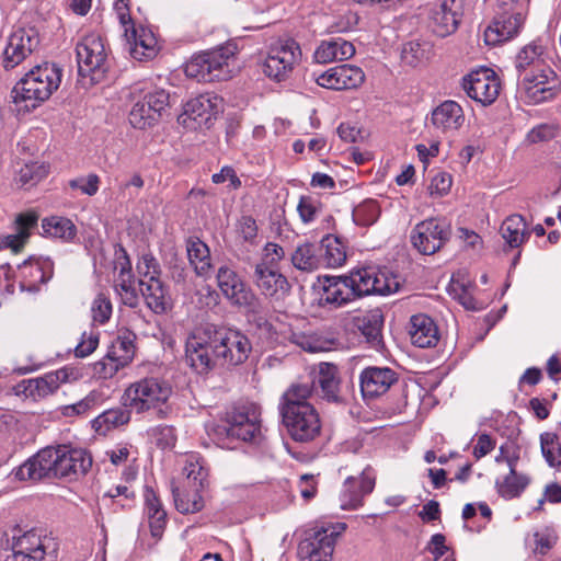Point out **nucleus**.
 Wrapping results in <instances>:
<instances>
[{"instance_id":"1","label":"nucleus","mask_w":561,"mask_h":561,"mask_svg":"<svg viewBox=\"0 0 561 561\" xmlns=\"http://www.w3.org/2000/svg\"><path fill=\"white\" fill-rule=\"evenodd\" d=\"M237 45L226 43L194 55L185 65V75L199 82L228 80L232 77Z\"/></svg>"},{"instance_id":"2","label":"nucleus","mask_w":561,"mask_h":561,"mask_svg":"<svg viewBox=\"0 0 561 561\" xmlns=\"http://www.w3.org/2000/svg\"><path fill=\"white\" fill-rule=\"evenodd\" d=\"M62 70L56 64L43 62L33 67L16 82L12 90L15 103L32 102V107L48 100L59 88Z\"/></svg>"},{"instance_id":"3","label":"nucleus","mask_w":561,"mask_h":561,"mask_svg":"<svg viewBox=\"0 0 561 561\" xmlns=\"http://www.w3.org/2000/svg\"><path fill=\"white\" fill-rule=\"evenodd\" d=\"M172 393L171 386L156 377H145L130 383L124 391L123 403L136 413L157 411L159 417L167 416L162 408Z\"/></svg>"},{"instance_id":"4","label":"nucleus","mask_w":561,"mask_h":561,"mask_svg":"<svg viewBox=\"0 0 561 561\" xmlns=\"http://www.w3.org/2000/svg\"><path fill=\"white\" fill-rule=\"evenodd\" d=\"M529 0H497L493 23L484 31L488 45H496L516 36L528 13Z\"/></svg>"},{"instance_id":"5","label":"nucleus","mask_w":561,"mask_h":561,"mask_svg":"<svg viewBox=\"0 0 561 561\" xmlns=\"http://www.w3.org/2000/svg\"><path fill=\"white\" fill-rule=\"evenodd\" d=\"M261 408L253 402L240 403L227 413L226 424L216 431L218 439L255 442L261 436Z\"/></svg>"},{"instance_id":"6","label":"nucleus","mask_w":561,"mask_h":561,"mask_svg":"<svg viewBox=\"0 0 561 561\" xmlns=\"http://www.w3.org/2000/svg\"><path fill=\"white\" fill-rule=\"evenodd\" d=\"M76 56L80 77L89 78L90 84L104 79L110 65L105 42L100 34L83 36L76 45Z\"/></svg>"},{"instance_id":"7","label":"nucleus","mask_w":561,"mask_h":561,"mask_svg":"<svg viewBox=\"0 0 561 561\" xmlns=\"http://www.w3.org/2000/svg\"><path fill=\"white\" fill-rule=\"evenodd\" d=\"M216 282L222 296L230 305L244 309L247 312L259 313L261 311L260 298L229 265L224 264L218 267Z\"/></svg>"},{"instance_id":"8","label":"nucleus","mask_w":561,"mask_h":561,"mask_svg":"<svg viewBox=\"0 0 561 561\" xmlns=\"http://www.w3.org/2000/svg\"><path fill=\"white\" fill-rule=\"evenodd\" d=\"M10 561H55L58 542L55 538L36 530L12 537Z\"/></svg>"},{"instance_id":"9","label":"nucleus","mask_w":561,"mask_h":561,"mask_svg":"<svg viewBox=\"0 0 561 561\" xmlns=\"http://www.w3.org/2000/svg\"><path fill=\"white\" fill-rule=\"evenodd\" d=\"M210 334L213 336L214 354L222 364L237 366L248 359L252 351V344L241 331L210 327Z\"/></svg>"},{"instance_id":"10","label":"nucleus","mask_w":561,"mask_h":561,"mask_svg":"<svg viewBox=\"0 0 561 561\" xmlns=\"http://www.w3.org/2000/svg\"><path fill=\"white\" fill-rule=\"evenodd\" d=\"M451 236L450 225L439 218H430L419 222L411 232L413 247L424 255L439 251Z\"/></svg>"},{"instance_id":"11","label":"nucleus","mask_w":561,"mask_h":561,"mask_svg":"<svg viewBox=\"0 0 561 561\" xmlns=\"http://www.w3.org/2000/svg\"><path fill=\"white\" fill-rule=\"evenodd\" d=\"M210 327L197 329L188 336L185 345V358L197 374H207L214 369L219 358L214 354Z\"/></svg>"},{"instance_id":"12","label":"nucleus","mask_w":561,"mask_h":561,"mask_svg":"<svg viewBox=\"0 0 561 561\" xmlns=\"http://www.w3.org/2000/svg\"><path fill=\"white\" fill-rule=\"evenodd\" d=\"M300 59L299 44L293 38H287L271 48L263 71L268 78L283 81L288 78Z\"/></svg>"},{"instance_id":"13","label":"nucleus","mask_w":561,"mask_h":561,"mask_svg":"<svg viewBox=\"0 0 561 561\" xmlns=\"http://www.w3.org/2000/svg\"><path fill=\"white\" fill-rule=\"evenodd\" d=\"M288 435L299 443H310L321 434L322 423L314 407L279 414Z\"/></svg>"},{"instance_id":"14","label":"nucleus","mask_w":561,"mask_h":561,"mask_svg":"<svg viewBox=\"0 0 561 561\" xmlns=\"http://www.w3.org/2000/svg\"><path fill=\"white\" fill-rule=\"evenodd\" d=\"M55 478L78 479L87 474L92 466L91 455L83 448L67 445L53 447Z\"/></svg>"},{"instance_id":"15","label":"nucleus","mask_w":561,"mask_h":561,"mask_svg":"<svg viewBox=\"0 0 561 561\" xmlns=\"http://www.w3.org/2000/svg\"><path fill=\"white\" fill-rule=\"evenodd\" d=\"M346 528L345 524L336 527H320L312 531L299 543L298 554L308 561H328L334 551L337 536Z\"/></svg>"},{"instance_id":"16","label":"nucleus","mask_w":561,"mask_h":561,"mask_svg":"<svg viewBox=\"0 0 561 561\" xmlns=\"http://www.w3.org/2000/svg\"><path fill=\"white\" fill-rule=\"evenodd\" d=\"M462 89L470 99L486 106L497 99L501 82L493 70L482 68L462 78Z\"/></svg>"},{"instance_id":"17","label":"nucleus","mask_w":561,"mask_h":561,"mask_svg":"<svg viewBox=\"0 0 561 561\" xmlns=\"http://www.w3.org/2000/svg\"><path fill=\"white\" fill-rule=\"evenodd\" d=\"M169 103V94L164 90H153L136 101L129 112V123L138 129L152 126Z\"/></svg>"},{"instance_id":"18","label":"nucleus","mask_w":561,"mask_h":561,"mask_svg":"<svg viewBox=\"0 0 561 561\" xmlns=\"http://www.w3.org/2000/svg\"><path fill=\"white\" fill-rule=\"evenodd\" d=\"M463 16V0H433L430 9L432 31L440 37L456 32Z\"/></svg>"},{"instance_id":"19","label":"nucleus","mask_w":561,"mask_h":561,"mask_svg":"<svg viewBox=\"0 0 561 561\" xmlns=\"http://www.w3.org/2000/svg\"><path fill=\"white\" fill-rule=\"evenodd\" d=\"M222 99L210 93L201 94L190 100L180 116L182 123L191 128L209 127V123L221 110Z\"/></svg>"},{"instance_id":"20","label":"nucleus","mask_w":561,"mask_h":561,"mask_svg":"<svg viewBox=\"0 0 561 561\" xmlns=\"http://www.w3.org/2000/svg\"><path fill=\"white\" fill-rule=\"evenodd\" d=\"M39 45L38 33L34 28H18L8 38L3 51L2 66L11 70L25 60Z\"/></svg>"},{"instance_id":"21","label":"nucleus","mask_w":561,"mask_h":561,"mask_svg":"<svg viewBox=\"0 0 561 561\" xmlns=\"http://www.w3.org/2000/svg\"><path fill=\"white\" fill-rule=\"evenodd\" d=\"M252 280L261 295L276 301L284 299L291 288L287 277L266 262L255 264Z\"/></svg>"},{"instance_id":"22","label":"nucleus","mask_w":561,"mask_h":561,"mask_svg":"<svg viewBox=\"0 0 561 561\" xmlns=\"http://www.w3.org/2000/svg\"><path fill=\"white\" fill-rule=\"evenodd\" d=\"M375 484L376 472L370 466H367L358 478H346L340 494L341 507L356 510L363 506L364 497L374 491Z\"/></svg>"},{"instance_id":"23","label":"nucleus","mask_w":561,"mask_h":561,"mask_svg":"<svg viewBox=\"0 0 561 561\" xmlns=\"http://www.w3.org/2000/svg\"><path fill=\"white\" fill-rule=\"evenodd\" d=\"M364 80L362 68L348 64L332 67L316 78L320 87L332 90L356 89Z\"/></svg>"},{"instance_id":"24","label":"nucleus","mask_w":561,"mask_h":561,"mask_svg":"<svg viewBox=\"0 0 561 561\" xmlns=\"http://www.w3.org/2000/svg\"><path fill=\"white\" fill-rule=\"evenodd\" d=\"M396 382H398V374L389 367L370 366L359 376L364 399H375L385 394Z\"/></svg>"},{"instance_id":"25","label":"nucleus","mask_w":561,"mask_h":561,"mask_svg":"<svg viewBox=\"0 0 561 561\" xmlns=\"http://www.w3.org/2000/svg\"><path fill=\"white\" fill-rule=\"evenodd\" d=\"M126 49L130 56L138 61H146L154 58L159 51L158 41L153 32L147 27H131L130 32L125 28Z\"/></svg>"},{"instance_id":"26","label":"nucleus","mask_w":561,"mask_h":561,"mask_svg":"<svg viewBox=\"0 0 561 561\" xmlns=\"http://www.w3.org/2000/svg\"><path fill=\"white\" fill-rule=\"evenodd\" d=\"M15 478L21 481H39L56 479L54 470L53 447H46L28 458L15 471Z\"/></svg>"},{"instance_id":"27","label":"nucleus","mask_w":561,"mask_h":561,"mask_svg":"<svg viewBox=\"0 0 561 561\" xmlns=\"http://www.w3.org/2000/svg\"><path fill=\"white\" fill-rule=\"evenodd\" d=\"M316 392V381L301 379L293 382L279 398V414L314 407L309 402V399L312 398Z\"/></svg>"},{"instance_id":"28","label":"nucleus","mask_w":561,"mask_h":561,"mask_svg":"<svg viewBox=\"0 0 561 561\" xmlns=\"http://www.w3.org/2000/svg\"><path fill=\"white\" fill-rule=\"evenodd\" d=\"M37 222L38 215L35 211L19 214L15 218V233L0 237V250L10 249L13 253H20Z\"/></svg>"},{"instance_id":"29","label":"nucleus","mask_w":561,"mask_h":561,"mask_svg":"<svg viewBox=\"0 0 561 561\" xmlns=\"http://www.w3.org/2000/svg\"><path fill=\"white\" fill-rule=\"evenodd\" d=\"M309 381H316L317 392L322 399L339 403L342 401L339 369L330 363H321L317 376L308 378Z\"/></svg>"},{"instance_id":"30","label":"nucleus","mask_w":561,"mask_h":561,"mask_svg":"<svg viewBox=\"0 0 561 561\" xmlns=\"http://www.w3.org/2000/svg\"><path fill=\"white\" fill-rule=\"evenodd\" d=\"M139 286L147 307L153 313L163 314L172 308L171 296L161 279H140Z\"/></svg>"},{"instance_id":"31","label":"nucleus","mask_w":561,"mask_h":561,"mask_svg":"<svg viewBox=\"0 0 561 561\" xmlns=\"http://www.w3.org/2000/svg\"><path fill=\"white\" fill-rule=\"evenodd\" d=\"M538 72L530 70L523 76L528 93L539 101L552 99L556 95L557 77L550 68H537Z\"/></svg>"},{"instance_id":"32","label":"nucleus","mask_w":561,"mask_h":561,"mask_svg":"<svg viewBox=\"0 0 561 561\" xmlns=\"http://www.w3.org/2000/svg\"><path fill=\"white\" fill-rule=\"evenodd\" d=\"M409 334L411 342L421 348L436 346L439 341V331L436 323L424 313L411 317Z\"/></svg>"},{"instance_id":"33","label":"nucleus","mask_w":561,"mask_h":561,"mask_svg":"<svg viewBox=\"0 0 561 561\" xmlns=\"http://www.w3.org/2000/svg\"><path fill=\"white\" fill-rule=\"evenodd\" d=\"M431 122L443 133L458 130L465 122L463 110L455 101H445L433 110Z\"/></svg>"},{"instance_id":"34","label":"nucleus","mask_w":561,"mask_h":561,"mask_svg":"<svg viewBox=\"0 0 561 561\" xmlns=\"http://www.w3.org/2000/svg\"><path fill=\"white\" fill-rule=\"evenodd\" d=\"M291 342L310 353L329 352L342 346V342L330 332L293 333Z\"/></svg>"},{"instance_id":"35","label":"nucleus","mask_w":561,"mask_h":561,"mask_svg":"<svg viewBox=\"0 0 561 561\" xmlns=\"http://www.w3.org/2000/svg\"><path fill=\"white\" fill-rule=\"evenodd\" d=\"M67 376L68 375L65 369H59L48 373L39 378L25 380L23 381L24 392L35 400L45 398L53 394L59 386L66 381Z\"/></svg>"},{"instance_id":"36","label":"nucleus","mask_w":561,"mask_h":561,"mask_svg":"<svg viewBox=\"0 0 561 561\" xmlns=\"http://www.w3.org/2000/svg\"><path fill=\"white\" fill-rule=\"evenodd\" d=\"M354 54V45L351 42L337 37L323 41L316 49L313 58L318 64H328L334 60L350 59Z\"/></svg>"},{"instance_id":"37","label":"nucleus","mask_w":561,"mask_h":561,"mask_svg":"<svg viewBox=\"0 0 561 561\" xmlns=\"http://www.w3.org/2000/svg\"><path fill=\"white\" fill-rule=\"evenodd\" d=\"M186 252L195 274L204 278L209 277L211 259L208 245L197 237H190L186 240Z\"/></svg>"},{"instance_id":"38","label":"nucleus","mask_w":561,"mask_h":561,"mask_svg":"<svg viewBox=\"0 0 561 561\" xmlns=\"http://www.w3.org/2000/svg\"><path fill=\"white\" fill-rule=\"evenodd\" d=\"M510 466V473L497 480L495 483L499 495L505 500H513L519 497L525 489L528 486L530 479L524 474L518 473L515 469V461L512 459L507 460Z\"/></svg>"},{"instance_id":"39","label":"nucleus","mask_w":561,"mask_h":561,"mask_svg":"<svg viewBox=\"0 0 561 561\" xmlns=\"http://www.w3.org/2000/svg\"><path fill=\"white\" fill-rule=\"evenodd\" d=\"M500 232L505 243L511 248H519L530 237V231L523 216L514 214L502 224Z\"/></svg>"},{"instance_id":"40","label":"nucleus","mask_w":561,"mask_h":561,"mask_svg":"<svg viewBox=\"0 0 561 561\" xmlns=\"http://www.w3.org/2000/svg\"><path fill=\"white\" fill-rule=\"evenodd\" d=\"M346 276L325 278L321 299L327 304L342 306L355 299Z\"/></svg>"},{"instance_id":"41","label":"nucleus","mask_w":561,"mask_h":561,"mask_svg":"<svg viewBox=\"0 0 561 561\" xmlns=\"http://www.w3.org/2000/svg\"><path fill=\"white\" fill-rule=\"evenodd\" d=\"M319 245L321 267L335 268L346 261V252L342 242L332 236H327Z\"/></svg>"},{"instance_id":"42","label":"nucleus","mask_w":561,"mask_h":561,"mask_svg":"<svg viewBox=\"0 0 561 561\" xmlns=\"http://www.w3.org/2000/svg\"><path fill=\"white\" fill-rule=\"evenodd\" d=\"M130 411L124 404L108 409L92 421V427L96 433L106 435L111 430L127 424L130 421Z\"/></svg>"},{"instance_id":"43","label":"nucleus","mask_w":561,"mask_h":561,"mask_svg":"<svg viewBox=\"0 0 561 561\" xmlns=\"http://www.w3.org/2000/svg\"><path fill=\"white\" fill-rule=\"evenodd\" d=\"M319 249L316 243L298 244L290 257L294 267L302 272H313L321 268Z\"/></svg>"},{"instance_id":"44","label":"nucleus","mask_w":561,"mask_h":561,"mask_svg":"<svg viewBox=\"0 0 561 561\" xmlns=\"http://www.w3.org/2000/svg\"><path fill=\"white\" fill-rule=\"evenodd\" d=\"M171 491L176 510L182 514L199 512L204 507V501L197 488H190V491L181 489L173 481Z\"/></svg>"},{"instance_id":"45","label":"nucleus","mask_w":561,"mask_h":561,"mask_svg":"<svg viewBox=\"0 0 561 561\" xmlns=\"http://www.w3.org/2000/svg\"><path fill=\"white\" fill-rule=\"evenodd\" d=\"M42 229L44 236L64 241H71L77 234L75 224L68 218L58 216L44 218Z\"/></svg>"},{"instance_id":"46","label":"nucleus","mask_w":561,"mask_h":561,"mask_svg":"<svg viewBox=\"0 0 561 561\" xmlns=\"http://www.w3.org/2000/svg\"><path fill=\"white\" fill-rule=\"evenodd\" d=\"M20 270L25 276L45 284L51 279L54 275V262L49 257H31L20 265Z\"/></svg>"},{"instance_id":"47","label":"nucleus","mask_w":561,"mask_h":561,"mask_svg":"<svg viewBox=\"0 0 561 561\" xmlns=\"http://www.w3.org/2000/svg\"><path fill=\"white\" fill-rule=\"evenodd\" d=\"M382 316L378 311H373L356 319V325L366 341L374 347H379L382 343L381 328Z\"/></svg>"},{"instance_id":"48","label":"nucleus","mask_w":561,"mask_h":561,"mask_svg":"<svg viewBox=\"0 0 561 561\" xmlns=\"http://www.w3.org/2000/svg\"><path fill=\"white\" fill-rule=\"evenodd\" d=\"M373 275L374 267H360L345 275L355 298L373 295L375 288Z\"/></svg>"},{"instance_id":"49","label":"nucleus","mask_w":561,"mask_h":561,"mask_svg":"<svg viewBox=\"0 0 561 561\" xmlns=\"http://www.w3.org/2000/svg\"><path fill=\"white\" fill-rule=\"evenodd\" d=\"M540 445L547 463L552 468L561 469V436L554 433H542Z\"/></svg>"},{"instance_id":"50","label":"nucleus","mask_w":561,"mask_h":561,"mask_svg":"<svg viewBox=\"0 0 561 561\" xmlns=\"http://www.w3.org/2000/svg\"><path fill=\"white\" fill-rule=\"evenodd\" d=\"M541 46L530 44L525 46L516 56L515 66L519 76L540 67Z\"/></svg>"},{"instance_id":"51","label":"nucleus","mask_w":561,"mask_h":561,"mask_svg":"<svg viewBox=\"0 0 561 561\" xmlns=\"http://www.w3.org/2000/svg\"><path fill=\"white\" fill-rule=\"evenodd\" d=\"M108 353L124 366L128 365L135 354V345L131 334L126 332L123 335H118L112 343Z\"/></svg>"},{"instance_id":"52","label":"nucleus","mask_w":561,"mask_h":561,"mask_svg":"<svg viewBox=\"0 0 561 561\" xmlns=\"http://www.w3.org/2000/svg\"><path fill=\"white\" fill-rule=\"evenodd\" d=\"M102 400V393L98 390H92L82 400L73 404L62 407L61 413L65 416L83 415L96 408Z\"/></svg>"},{"instance_id":"53","label":"nucleus","mask_w":561,"mask_h":561,"mask_svg":"<svg viewBox=\"0 0 561 561\" xmlns=\"http://www.w3.org/2000/svg\"><path fill=\"white\" fill-rule=\"evenodd\" d=\"M49 168L44 163L33 162L25 164L19 172L22 185L33 186L47 176Z\"/></svg>"},{"instance_id":"54","label":"nucleus","mask_w":561,"mask_h":561,"mask_svg":"<svg viewBox=\"0 0 561 561\" xmlns=\"http://www.w3.org/2000/svg\"><path fill=\"white\" fill-rule=\"evenodd\" d=\"M374 293L377 295H389L397 293L400 288V282L397 276H389L383 272H378L374 268L373 275Z\"/></svg>"},{"instance_id":"55","label":"nucleus","mask_w":561,"mask_h":561,"mask_svg":"<svg viewBox=\"0 0 561 561\" xmlns=\"http://www.w3.org/2000/svg\"><path fill=\"white\" fill-rule=\"evenodd\" d=\"M123 367L125 366L121 364L119 360H116V358H113V356L107 353L103 359L93 364L92 370L93 376L100 379H110Z\"/></svg>"},{"instance_id":"56","label":"nucleus","mask_w":561,"mask_h":561,"mask_svg":"<svg viewBox=\"0 0 561 561\" xmlns=\"http://www.w3.org/2000/svg\"><path fill=\"white\" fill-rule=\"evenodd\" d=\"M150 437L161 449L172 448L176 442L175 430L169 425H159L150 430Z\"/></svg>"},{"instance_id":"57","label":"nucleus","mask_w":561,"mask_h":561,"mask_svg":"<svg viewBox=\"0 0 561 561\" xmlns=\"http://www.w3.org/2000/svg\"><path fill=\"white\" fill-rule=\"evenodd\" d=\"M92 319L94 322L104 324L112 314V302L104 294H99L91 306Z\"/></svg>"},{"instance_id":"58","label":"nucleus","mask_w":561,"mask_h":561,"mask_svg":"<svg viewBox=\"0 0 561 561\" xmlns=\"http://www.w3.org/2000/svg\"><path fill=\"white\" fill-rule=\"evenodd\" d=\"M138 273L144 277L142 279L156 278L160 279V265L157 259L150 254H144L138 264H137Z\"/></svg>"},{"instance_id":"59","label":"nucleus","mask_w":561,"mask_h":561,"mask_svg":"<svg viewBox=\"0 0 561 561\" xmlns=\"http://www.w3.org/2000/svg\"><path fill=\"white\" fill-rule=\"evenodd\" d=\"M184 470L186 471L187 488L202 490L205 486L207 471L199 463L190 462Z\"/></svg>"},{"instance_id":"60","label":"nucleus","mask_w":561,"mask_h":561,"mask_svg":"<svg viewBox=\"0 0 561 561\" xmlns=\"http://www.w3.org/2000/svg\"><path fill=\"white\" fill-rule=\"evenodd\" d=\"M69 185L71 188L80 190L82 194L93 196L99 191L100 178L98 174L91 173L88 176L71 180Z\"/></svg>"},{"instance_id":"61","label":"nucleus","mask_w":561,"mask_h":561,"mask_svg":"<svg viewBox=\"0 0 561 561\" xmlns=\"http://www.w3.org/2000/svg\"><path fill=\"white\" fill-rule=\"evenodd\" d=\"M379 216V208L374 201L365 202L355 210L358 222L365 226L374 224Z\"/></svg>"},{"instance_id":"62","label":"nucleus","mask_w":561,"mask_h":561,"mask_svg":"<svg viewBox=\"0 0 561 561\" xmlns=\"http://www.w3.org/2000/svg\"><path fill=\"white\" fill-rule=\"evenodd\" d=\"M535 552L546 554L557 542V536L548 528L534 534Z\"/></svg>"},{"instance_id":"63","label":"nucleus","mask_w":561,"mask_h":561,"mask_svg":"<svg viewBox=\"0 0 561 561\" xmlns=\"http://www.w3.org/2000/svg\"><path fill=\"white\" fill-rule=\"evenodd\" d=\"M99 345V333H83L80 343L75 348L78 358H84L92 354Z\"/></svg>"},{"instance_id":"64","label":"nucleus","mask_w":561,"mask_h":561,"mask_svg":"<svg viewBox=\"0 0 561 561\" xmlns=\"http://www.w3.org/2000/svg\"><path fill=\"white\" fill-rule=\"evenodd\" d=\"M557 135V127L553 125L548 124H541L536 127H534L528 134H527V140L530 144H537L541 141H548L552 138H554Z\"/></svg>"}]
</instances>
